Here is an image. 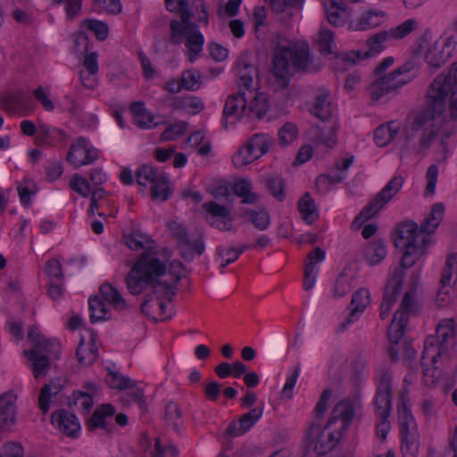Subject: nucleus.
<instances>
[{"label":"nucleus","mask_w":457,"mask_h":457,"mask_svg":"<svg viewBox=\"0 0 457 457\" xmlns=\"http://www.w3.org/2000/svg\"><path fill=\"white\" fill-rule=\"evenodd\" d=\"M405 393H402L401 401L398 403V423L401 436L419 434L418 427L405 399Z\"/></svg>","instance_id":"nucleus-23"},{"label":"nucleus","mask_w":457,"mask_h":457,"mask_svg":"<svg viewBox=\"0 0 457 457\" xmlns=\"http://www.w3.org/2000/svg\"><path fill=\"white\" fill-rule=\"evenodd\" d=\"M51 422L61 433L73 438L78 436L80 429L79 420L68 411L62 409L54 411L51 414Z\"/></svg>","instance_id":"nucleus-18"},{"label":"nucleus","mask_w":457,"mask_h":457,"mask_svg":"<svg viewBox=\"0 0 457 457\" xmlns=\"http://www.w3.org/2000/svg\"><path fill=\"white\" fill-rule=\"evenodd\" d=\"M329 427L324 428L316 421L310 424L305 435L309 445L313 446V450L319 454L323 455L329 453L338 442V438L334 433L327 431Z\"/></svg>","instance_id":"nucleus-12"},{"label":"nucleus","mask_w":457,"mask_h":457,"mask_svg":"<svg viewBox=\"0 0 457 457\" xmlns=\"http://www.w3.org/2000/svg\"><path fill=\"white\" fill-rule=\"evenodd\" d=\"M401 451L403 457H417L420 448V435L401 436Z\"/></svg>","instance_id":"nucleus-46"},{"label":"nucleus","mask_w":457,"mask_h":457,"mask_svg":"<svg viewBox=\"0 0 457 457\" xmlns=\"http://www.w3.org/2000/svg\"><path fill=\"white\" fill-rule=\"evenodd\" d=\"M420 228L411 220L399 223L395 228V246L403 250L402 266L411 268L416 261L424 253L423 246L426 243L425 236L421 237Z\"/></svg>","instance_id":"nucleus-6"},{"label":"nucleus","mask_w":457,"mask_h":457,"mask_svg":"<svg viewBox=\"0 0 457 457\" xmlns=\"http://www.w3.org/2000/svg\"><path fill=\"white\" fill-rule=\"evenodd\" d=\"M68 405L78 406L84 412H89L94 405L92 395L89 392L77 391L72 395V398H68Z\"/></svg>","instance_id":"nucleus-48"},{"label":"nucleus","mask_w":457,"mask_h":457,"mask_svg":"<svg viewBox=\"0 0 457 457\" xmlns=\"http://www.w3.org/2000/svg\"><path fill=\"white\" fill-rule=\"evenodd\" d=\"M237 76L239 90H244L248 95L253 94V79L257 77V70L245 57H241L237 62Z\"/></svg>","instance_id":"nucleus-24"},{"label":"nucleus","mask_w":457,"mask_h":457,"mask_svg":"<svg viewBox=\"0 0 457 457\" xmlns=\"http://www.w3.org/2000/svg\"><path fill=\"white\" fill-rule=\"evenodd\" d=\"M157 169L150 165H142L136 172V179L139 186L145 187L148 182L154 183L160 178Z\"/></svg>","instance_id":"nucleus-52"},{"label":"nucleus","mask_w":457,"mask_h":457,"mask_svg":"<svg viewBox=\"0 0 457 457\" xmlns=\"http://www.w3.org/2000/svg\"><path fill=\"white\" fill-rule=\"evenodd\" d=\"M389 37V32L386 30L379 31L374 35H372L367 40L368 49L365 51H357L353 53V55H348L344 58V62L348 64H354L357 60L366 59L374 54H377L382 51L383 43L386 41Z\"/></svg>","instance_id":"nucleus-19"},{"label":"nucleus","mask_w":457,"mask_h":457,"mask_svg":"<svg viewBox=\"0 0 457 457\" xmlns=\"http://www.w3.org/2000/svg\"><path fill=\"white\" fill-rule=\"evenodd\" d=\"M445 206L441 203L433 204L430 214L420 225V231L428 235L435 232L444 218Z\"/></svg>","instance_id":"nucleus-35"},{"label":"nucleus","mask_w":457,"mask_h":457,"mask_svg":"<svg viewBox=\"0 0 457 457\" xmlns=\"http://www.w3.org/2000/svg\"><path fill=\"white\" fill-rule=\"evenodd\" d=\"M99 293L102 299L109 303L116 311H125L128 309V303L119 290L109 283L100 286Z\"/></svg>","instance_id":"nucleus-28"},{"label":"nucleus","mask_w":457,"mask_h":457,"mask_svg":"<svg viewBox=\"0 0 457 457\" xmlns=\"http://www.w3.org/2000/svg\"><path fill=\"white\" fill-rule=\"evenodd\" d=\"M154 241L147 237L146 235H143L140 232H133L131 235L126 237V244L131 250H144V252L147 251L148 247H152Z\"/></svg>","instance_id":"nucleus-51"},{"label":"nucleus","mask_w":457,"mask_h":457,"mask_svg":"<svg viewBox=\"0 0 457 457\" xmlns=\"http://www.w3.org/2000/svg\"><path fill=\"white\" fill-rule=\"evenodd\" d=\"M245 215L249 216L253 225L259 230H265L270 223V214L264 209L260 211L246 210Z\"/></svg>","instance_id":"nucleus-54"},{"label":"nucleus","mask_w":457,"mask_h":457,"mask_svg":"<svg viewBox=\"0 0 457 457\" xmlns=\"http://www.w3.org/2000/svg\"><path fill=\"white\" fill-rule=\"evenodd\" d=\"M386 17V12L383 11L369 10L364 12L358 21L351 27L355 30H367L379 26Z\"/></svg>","instance_id":"nucleus-30"},{"label":"nucleus","mask_w":457,"mask_h":457,"mask_svg":"<svg viewBox=\"0 0 457 457\" xmlns=\"http://www.w3.org/2000/svg\"><path fill=\"white\" fill-rule=\"evenodd\" d=\"M399 126L395 121H391L386 125H380L374 131L375 143L379 146H386L396 136Z\"/></svg>","instance_id":"nucleus-38"},{"label":"nucleus","mask_w":457,"mask_h":457,"mask_svg":"<svg viewBox=\"0 0 457 457\" xmlns=\"http://www.w3.org/2000/svg\"><path fill=\"white\" fill-rule=\"evenodd\" d=\"M202 208L205 210L207 212V217H209L210 220L227 217V215L229 214L228 210L225 206L220 205L213 201L204 204Z\"/></svg>","instance_id":"nucleus-63"},{"label":"nucleus","mask_w":457,"mask_h":457,"mask_svg":"<svg viewBox=\"0 0 457 457\" xmlns=\"http://www.w3.org/2000/svg\"><path fill=\"white\" fill-rule=\"evenodd\" d=\"M403 181L402 176L393 177L370 202V207L374 206L379 212L401 190Z\"/></svg>","instance_id":"nucleus-21"},{"label":"nucleus","mask_w":457,"mask_h":457,"mask_svg":"<svg viewBox=\"0 0 457 457\" xmlns=\"http://www.w3.org/2000/svg\"><path fill=\"white\" fill-rule=\"evenodd\" d=\"M115 413L114 407L110 403H104L97 407L92 417L87 420L89 430H95L96 428H107L106 418L112 417Z\"/></svg>","instance_id":"nucleus-31"},{"label":"nucleus","mask_w":457,"mask_h":457,"mask_svg":"<svg viewBox=\"0 0 457 457\" xmlns=\"http://www.w3.org/2000/svg\"><path fill=\"white\" fill-rule=\"evenodd\" d=\"M15 400L16 396L11 393L0 396V429L14 422Z\"/></svg>","instance_id":"nucleus-27"},{"label":"nucleus","mask_w":457,"mask_h":457,"mask_svg":"<svg viewBox=\"0 0 457 457\" xmlns=\"http://www.w3.org/2000/svg\"><path fill=\"white\" fill-rule=\"evenodd\" d=\"M417 26V21L413 19H409L396 28L390 29L389 37H392L396 39H400L410 34L412 30L415 29Z\"/></svg>","instance_id":"nucleus-59"},{"label":"nucleus","mask_w":457,"mask_h":457,"mask_svg":"<svg viewBox=\"0 0 457 457\" xmlns=\"http://www.w3.org/2000/svg\"><path fill=\"white\" fill-rule=\"evenodd\" d=\"M185 270L184 264L178 260H174L170 263L168 275L169 279H164L163 283L155 286V293L157 298L166 297L169 302L173 300V296L177 293L178 284L182 278V271Z\"/></svg>","instance_id":"nucleus-14"},{"label":"nucleus","mask_w":457,"mask_h":457,"mask_svg":"<svg viewBox=\"0 0 457 457\" xmlns=\"http://www.w3.org/2000/svg\"><path fill=\"white\" fill-rule=\"evenodd\" d=\"M181 83L185 89L196 91L201 87V74L195 70H187L181 74Z\"/></svg>","instance_id":"nucleus-55"},{"label":"nucleus","mask_w":457,"mask_h":457,"mask_svg":"<svg viewBox=\"0 0 457 457\" xmlns=\"http://www.w3.org/2000/svg\"><path fill=\"white\" fill-rule=\"evenodd\" d=\"M449 97L451 118L457 120V62H453L447 75L437 76L430 84L424 110L417 113L404 130V143L401 154L413 153L424 157L438 135V129L430 122L445 109Z\"/></svg>","instance_id":"nucleus-1"},{"label":"nucleus","mask_w":457,"mask_h":457,"mask_svg":"<svg viewBox=\"0 0 457 457\" xmlns=\"http://www.w3.org/2000/svg\"><path fill=\"white\" fill-rule=\"evenodd\" d=\"M454 265H457V253H452L447 258L440 278V287L437 290V301L444 302L445 300L444 295H447L448 292H443V289L450 285Z\"/></svg>","instance_id":"nucleus-39"},{"label":"nucleus","mask_w":457,"mask_h":457,"mask_svg":"<svg viewBox=\"0 0 457 457\" xmlns=\"http://www.w3.org/2000/svg\"><path fill=\"white\" fill-rule=\"evenodd\" d=\"M56 4H62L66 12L67 18L72 20L81 12L82 0H53Z\"/></svg>","instance_id":"nucleus-64"},{"label":"nucleus","mask_w":457,"mask_h":457,"mask_svg":"<svg viewBox=\"0 0 457 457\" xmlns=\"http://www.w3.org/2000/svg\"><path fill=\"white\" fill-rule=\"evenodd\" d=\"M247 144L250 149L260 158L269 151L272 140L268 135L255 134L249 139Z\"/></svg>","instance_id":"nucleus-44"},{"label":"nucleus","mask_w":457,"mask_h":457,"mask_svg":"<svg viewBox=\"0 0 457 457\" xmlns=\"http://www.w3.org/2000/svg\"><path fill=\"white\" fill-rule=\"evenodd\" d=\"M84 26L90 31L94 32L96 38L103 41L108 36V27L104 22L97 20L87 19L83 21Z\"/></svg>","instance_id":"nucleus-57"},{"label":"nucleus","mask_w":457,"mask_h":457,"mask_svg":"<svg viewBox=\"0 0 457 457\" xmlns=\"http://www.w3.org/2000/svg\"><path fill=\"white\" fill-rule=\"evenodd\" d=\"M233 192L236 195L242 198V203L245 204H253L259 201V195L253 191V185L249 179H239L235 181Z\"/></svg>","instance_id":"nucleus-32"},{"label":"nucleus","mask_w":457,"mask_h":457,"mask_svg":"<svg viewBox=\"0 0 457 457\" xmlns=\"http://www.w3.org/2000/svg\"><path fill=\"white\" fill-rule=\"evenodd\" d=\"M28 341L32 348L24 350V354L31 363L34 378L46 376L50 368L51 358H58L59 344L54 340L46 339L34 326L29 329Z\"/></svg>","instance_id":"nucleus-5"},{"label":"nucleus","mask_w":457,"mask_h":457,"mask_svg":"<svg viewBox=\"0 0 457 457\" xmlns=\"http://www.w3.org/2000/svg\"><path fill=\"white\" fill-rule=\"evenodd\" d=\"M88 309L90 312V322L96 323L97 321L108 320L109 309L102 298L94 295L88 299Z\"/></svg>","instance_id":"nucleus-37"},{"label":"nucleus","mask_w":457,"mask_h":457,"mask_svg":"<svg viewBox=\"0 0 457 457\" xmlns=\"http://www.w3.org/2000/svg\"><path fill=\"white\" fill-rule=\"evenodd\" d=\"M164 420L167 425L172 427L177 433H180L182 411L176 403L170 402L166 405Z\"/></svg>","instance_id":"nucleus-43"},{"label":"nucleus","mask_w":457,"mask_h":457,"mask_svg":"<svg viewBox=\"0 0 457 457\" xmlns=\"http://www.w3.org/2000/svg\"><path fill=\"white\" fill-rule=\"evenodd\" d=\"M319 52L323 55L333 54L334 33L325 28H321L315 39Z\"/></svg>","instance_id":"nucleus-41"},{"label":"nucleus","mask_w":457,"mask_h":457,"mask_svg":"<svg viewBox=\"0 0 457 457\" xmlns=\"http://www.w3.org/2000/svg\"><path fill=\"white\" fill-rule=\"evenodd\" d=\"M310 112L322 121L332 118L331 96L328 89H319L310 107Z\"/></svg>","instance_id":"nucleus-22"},{"label":"nucleus","mask_w":457,"mask_h":457,"mask_svg":"<svg viewBox=\"0 0 457 457\" xmlns=\"http://www.w3.org/2000/svg\"><path fill=\"white\" fill-rule=\"evenodd\" d=\"M107 371L105 381L111 388L123 390L134 386V383L129 378L119 372L112 371L109 368Z\"/></svg>","instance_id":"nucleus-47"},{"label":"nucleus","mask_w":457,"mask_h":457,"mask_svg":"<svg viewBox=\"0 0 457 457\" xmlns=\"http://www.w3.org/2000/svg\"><path fill=\"white\" fill-rule=\"evenodd\" d=\"M248 98H252L247 106V116H255L258 119H262L269 110L268 96L264 93H254L248 96Z\"/></svg>","instance_id":"nucleus-34"},{"label":"nucleus","mask_w":457,"mask_h":457,"mask_svg":"<svg viewBox=\"0 0 457 457\" xmlns=\"http://www.w3.org/2000/svg\"><path fill=\"white\" fill-rule=\"evenodd\" d=\"M70 187L72 190L79 194L80 195L87 197L90 191V184L88 180L82 178L79 174L73 175L72 179L70 181Z\"/></svg>","instance_id":"nucleus-61"},{"label":"nucleus","mask_w":457,"mask_h":457,"mask_svg":"<svg viewBox=\"0 0 457 457\" xmlns=\"http://www.w3.org/2000/svg\"><path fill=\"white\" fill-rule=\"evenodd\" d=\"M386 255V245L383 240L378 239L371 243L365 251V257L371 265L381 262Z\"/></svg>","instance_id":"nucleus-40"},{"label":"nucleus","mask_w":457,"mask_h":457,"mask_svg":"<svg viewBox=\"0 0 457 457\" xmlns=\"http://www.w3.org/2000/svg\"><path fill=\"white\" fill-rule=\"evenodd\" d=\"M165 5L169 12H179L182 22L188 21L193 16L187 0H165Z\"/></svg>","instance_id":"nucleus-50"},{"label":"nucleus","mask_w":457,"mask_h":457,"mask_svg":"<svg viewBox=\"0 0 457 457\" xmlns=\"http://www.w3.org/2000/svg\"><path fill=\"white\" fill-rule=\"evenodd\" d=\"M170 195L168 179L161 175L151 187V196L153 200L166 201Z\"/></svg>","instance_id":"nucleus-49"},{"label":"nucleus","mask_w":457,"mask_h":457,"mask_svg":"<svg viewBox=\"0 0 457 457\" xmlns=\"http://www.w3.org/2000/svg\"><path fill=\"white\" fill-rule=\"evenodd\" d=\"M353 276L350 274V270L344 269L336 279L333 295L335 297H342L352 289V281Z\"/></svg>","instance_id":"nucleus-42"},{"label":"nucleus","mask_w":457,"mask_h":457,"mask_svg":"<svg viewBox=\"0 0 457 457\" xmlns=\"http://www.w3.org/2000/svg\"><path fill=\"white\" fill-rule=\"evenodd\" d=\"M247 92L239 90L237 94L228 96L223 109V127L228 128V118L235 117L240 120L247 113Z\"/></svg>","instance_id":"nucleus-17"},{"label":"nucleus","mask_w":457,"mask_h":457,"mask_svg":"<svg viewBox=\"0 0 457 457\" xmlns=\"http://www.w3.org/2000/svg\"><path fill=\"white\" fill-rule=\"evenodd\" d=\"M28 98V94L23 91L1 96L0 108L9 113H14L20 107H22L25 104Z\"/></svg>","instance_id":"nucleus-33"},{"label":"nucleus","mask_w":457,"mask_h":457,"mask_svg":"<svg viewBox=\"0 0 457 457\" xmlns=\"http://www.w3.org/2000/svg\"><path fill=\"white\" fill-rule=\"evenodd\" d=\"M98 355V347L96 345L94 335H92L87 345L84 344L83 338L80 340L76 350V356L79 364L90 366L97 360Z\"/></svg>","instance_id":"nucleus-26"},{"label":"nucleus","mask_w":457,"mask_h":457,"mask_svg":"<svg viewBox=\"0 0 457 457\" xmlns=\"http://www.w3.org/2000/svg\"><path fill=\"white\" fill-rule=\"evenodd\" d=\"M171 253L169 249L160 251L155 247H148L144 252L126 277L128 290L131 295L141 294L147 287L152 286L155 293V286L163 283L162 278L167 274V262Z\"/></svg>","instance_id":"nucleus-2"},{"label":"nucleus","mask_w":457,"mask_h":457,"mask_svg":"<svg viewBox=\"0 0 457 457\" xmlns=\"http://www.w3.org/2000/svg\"><path fill=\"white\" fill-rule=\"evenodd\" d=\"M297 136V128L295 124L287 122L278 131V141L282 146L292 143Z\"/></svg>","instance_id":"nucleus-58"},{"label":"nucleus","mask_w":457,"mask_h":457,"mask_svg":"<svg viewBox=\"0 0 457 457\" xmlns=\"http://www.w3.org/2000/svg\"><path fill=\"white\" fill-rule=\"evenodd\" d=\"M170 40L171 44L180 45L185 39V45L188 51V60L190 62H194L203 51L204 44V37L200 32L197 24L190 20L187 22L171 20L170 21Z\"/></svg>","instance_id":"nucleus-7"},{"label":"nucleus","mask_w":457,"mask_h":457,"mask_svg":"<svg viewBox=\"0 0 457 457\" xmlns=\"http://www.w3.org/2000/svg\"><path fill=\"white\" fill-rule=\"evenodd\" d=\"M187 128V123L185 121H178L170 125L161 135L162 141H170L175 139L176 136H180L185 133Z\"/></svg>","instance_id":"nucleus-60"},{"label":"nucleus","mask_w":457,"mask_h":457,"mask_svg":"<svg viewBox=\"0 0 457 457\" xmlns=\"http://www.w3.org/2000/svg\"><path fill=\"white\" fill-rule=\"evenodd\" d=\"M353 404L349 401H342L333 408L327 427H330L336 420H341L342 427L346 428L353 420Z\"/></svg>","instance_id":"nucleus-29"},{"label":"nucleus","mask_w":457,"mask_h":457,"mask_svg":"<svg viewBox=\"0 0 457 457\" xmlns=\"http://www.w3.org/2000/svg\"><path fill=\"white\" fill-rule=\"evenodd\" d=\"M257 159H259L258 156L246 143L234 154L232 161L236 168H243Z\"/></svg>","instance_id":"nucleus-53"},{"label":"nucleus","mask_w":457,"mask_h":457,"mask_svg":"<svg viewBox=\"0 0 457 457\" xmlns=\"http://www.w3.org/2000/svg\"><path fill=\"white\" fill-rule=\"evenodd\" d=\"M456 323L453 319L442 320L436 335L428 336L424 343L420 360L424 376L428 375V365H436L442 356H449L450 351L456 346Z\"/></svg>","instance_id":"nucleus-4"},{"label":"nucleus","mask_w":457,"mask_h":457,"mask_svg":"<svg viewBox=\"0 0 457 457\" xmlns=\"http://www.w3.org/2000/svg\"><path fill=\"white\" fill-rule=\"evenodd\" d=\"M168 227L172 233V237L177 241L180 255L184 260L192 262L195 253L198 255L204 253L205 245L202 233H199L198 237L194 241H191L187 229L184 225L176 221H170Z\"/></svg>","instance_id":"nucleus-10"},{"label":"nucleus","mask_w":457,"mask_h":457,"mask_svg":"<svg viewBox=\"0 0 457 457\" xmlns=\"http://www.w3.org/2000/svg\"><path fill=\"white\" fill-rule=\"evenodd\" d=\"M273 71L277 77L285 79L292 66L296 72L312 73L320 70L321 64L314 63L306 42H290L283 39L278 42L273 55Z\"/></svg>","instance_id":"nucleus-3"},{"label":"nucleus","mask_w":457,"mask_h":457,"mask_svg":"<svg viewBox=\"0 0 457 457\" xmlns=\"http://www.w3.org/2000/svg\"><path fill=\"white\" fill-rule=\"evenodd\" d=\"M298 210L303 220L309 225L312 224L319 218L314 199L309 193H305L299 200Z\"/></svg>","instance_id":"nucleus-36"},{"label":"nucleus","mask_w":457,"mask_h":457,"mask_svg":"<svg viewBox=\"0 0 457 457\" xmlns=\"http://www.w3.org/2000/svg\"><path fill=\"white\" fill-rule=\"evenodd\" d=\"M265 185L270 194L278 201L282 202L286 197L285 180L279 176L266 178Z\"/></svg>","instance_id":"nucleus-45"},{"label":"nucleus","mask_w":457,"mask_h":457,"mask_svg":"<svg viewBox=\"0 0 457 457\" xmlns=\"http://www.w3.org/2000/svg\"><path fill=\"white\" fill-rule=\"evenodd\" d=\"M403 276V272L401 270H396L386 284L384 298L381 303L388 304V308L390 309L396 302L397 296L401 293Z\"/></svg>","instance_id":"nucleus-25"},{"label":"nucleus","mask_w":457,"mask_h":457,"mask_svg":"<svg viewBox=\"0 0 457 457\" xmlns=\"http://www.w3.org/2000/svg\"><path fill=\"white\" fill-rule=\"evenodd\" d=\"M391 381V375L388 372H383V374L380 376L376 396L374 399L376 413L378 417L377 434L382 440L386 438L387 433L391 428V425L388 420L392 406Z\"/></svg>","instance_id":"nucleus-8"},{"label":"nucleus","mask_w":457,"mask_h":457,"mask_svg":"<svg viewBox=\"0 0 457 457\" xmlns=\"http://www.w3.org/2000/svg\"><path fill=\"white\" fill-rule=\"evenodd\" d=\"M370 303V291L367 288H360L353 295L351 306L363 312Z\"/></svg>","instance_id":"nucleus-62"},{"label":"nucleus","mask_w":457,"mask_h":457,"mask_svg":"<svg viewBox=\"0 0 457 457\" xmlns=\"http://www.w3.org/2000/svg\"><path fill=\"white\" fill-rule=\"evenodd\" d=\"M262 414L263 407L251 409L237 420H232L227 427L225 434L231 437L243 436L258 422Z\"/></svg>","instance_id":"nucleus-16"},{"label":"nucleus","mask_w":457,"mask_h":457,"mask_svg":"<svg viewBox=\"0 0 457 457\" xmlns=\"http://www.w3.org/2000/svg\"><path fill=\"white\" fill-rule=\"evenodd\" d=\"M410 82V78L401 77L395 73V70L386 75L379 76L369 87V92L373 101L380 100L390 92L398 90Z\"/></svg>","instance_id":"nucleus-13"},{"label":"nucleus","mask_w":457,"mask_h":457,"mask_svg":"<svg viewBox=\"0 0 457 457\" xmlns=\"http://www.w3.org/2000/svg\"><path fill=\"white\" fill-rule=\"evenodd\" d=\"M130 110L134 113V121L136 125L139 128H146L148 127V122L145 120H141L140 118L146 117L149 121H153L154 117L150 112H148L144 108V104L140 102H134L130 105Z\"/></svg>","instance_id":"nucleus-56"},{"label":"nucleus","mask_w":457,"mask_h":457,"mask_svg":"<svg viewBox=\"0 0 457 457\" xmlns=\"http://www.w3.org/2000/svg\"><path fill=\"white\" fill-rule=\"evenodd\" d=\"M418 311V303L411 292H406L403 297L400 308L394 313L393 320L388 327L387 335L391 342L397 343L405 332L409 317Z\"/></svg>","instance_id":"nucleus-9"},{"label":"nucleus","mask_w":457,"mask_h":457,"mask_svg":"<svg viewBox=\"0 0 457 457\" xmlns=\"http://www.w3.org/2000/svg\"><path fill=\"white\" fill-rule=\"evenodd\" d=\"M97 158L96 150L89 146L84 137H78L71 144L66 160L75 167H80L94 162Z\"/></svg>","instance_id":"nucleus-15"},{"label":"nucleus","mask_w":457,"mask_h":457,"mask_svg":"<svg viewBox=\"0 0 457 457\" xmlns=\"http://www.w3.org/2000/svg\"><path fill=\"white\" fill-rule=\"evenodd\" d=\"M337 129L338 124L336 120H332L328 126H313L309 132L311 140L316 145H324L332 148L337 144Z\"/></svg>","instance_id":"nucleus-20"},{"label":"nucleus","mask_w":457,"mask_h":457,"mask_svg":"<svg viewBox=\"0 0 457 457\" xmlns=\"http://www.w3.org/2000/svg\"><path fill=\"white\" fill-rule=\"evenodd\" d=\"M429 32H425L424 35L419 39L418 46L413 49V55H419L425 50L424 58L426 62L434 68H440L451 57V53H445V47L448 46L439 45L438 42L431 43L428 40Z\"/></svg>","instance_id":"nucleus-11"}]
</instances>
